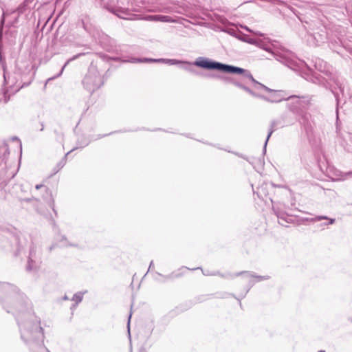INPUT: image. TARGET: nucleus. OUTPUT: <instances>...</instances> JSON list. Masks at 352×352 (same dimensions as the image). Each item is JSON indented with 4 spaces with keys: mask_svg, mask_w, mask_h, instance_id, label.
<instances>
[{
    "mask_svg": "<svg viewBox=\"0 0 352 352\" xmlns=\"http://www.w3.org/2000/svg\"><path fill=\"white\" fill-rule=\"evenodd\" d=\"M113 14H116L118 17L126 20H132V14L128 10H125L124 8H117L113 11Z\"/></svg>",
    "mask_w": 352,
    "mask_h": 352,
    "instance_id": "12",
    "label": "nucleus"
},
{
    "mask_svg": "<svg viewBox=\"0 0 352 352\" xmlns=\"http://www.w3.org/2000/svg\"><path fill=\"white\" fill-rule=\"evenodd\" d=\"M285 100H288L287 106L291 111L294 113H299L301 108L305 107L308 104V102L301 100L299 96L293 95L289 96Z\"/></svg>",
    "mask_w": 352,
    "mask_h": 352,
    "instance_id": "7",
    "label": "nucleus"
},
{
    "mask_svg": "<svg viewBox=\"0 0 352 352\" xmlns=\"http://www.w3.org/2000/svg\"><path fill=\"white\" fill-rule=\"evenodd\" d=\"M88 54V52H82V53H78V54H76V55L73 56L72 58H69V59L66 61V63L64 64V65H63V67L61 68V69H60V72L56 75V76H55V77H52V78H50L48 79V80H50L54 79L55 78H56V77H59L60 76H61V74H63V71H64V69H65V67H66V66H67V65L70 62H72V61H73V60H76V59H77V58H80V57H81V56H85V55H86V54Z\"/></svg>",
    "mask_w": 352,
    "mask_h": 352,
    "instance_id": "13",
    "label": "nucleus"
},
{
    "mask_svg": "<svg viewBox=\"0 0 352 352\" xmlns=\"http://www.w3.org/2000/svg\"><path fill=\"white\" fill-rule=\"evenodd\" d=\"M277 122H278L277 121L274 120V121H272V123H271L270 129V131H269L268 135L267 136V139H266L265 142L264 151H265V147H266V145L267 144L269 138H270V136L273 133V132L276 129Z\"/></svg>",
    "mask_w": 352,
    "mask_h": 352,
    "instance_id": "18",
    "label": "nucleus"
},
{
    "mask_svg": "<svg viewBox=\"0 0 352 352\" xmlns=\"http://www.w3.org/2000/svg\"><path fill=\"white\" fill-rule=\"evenodd\" d=\"M3 23H4V19H2L1 21V25L3 24Z\"/></svg>",
    "mask_w": 352,
    "mask_h": 352,
    "instance_id": "40",
    "label": "nucleus"
},
{
    "mask_svg": "<svg viewBox=\"0 0 352 352\" xmlns=\"http://www.w3.org/2000/svg\"><path fill=\"white\" fill-rule=\"evenodd\" d=\"M244 29H245L248 32H252V30L250 29H249L248 27L245 26V27H243Z\"/></svg>",
    "mask_w": 352,
    "mask_h": 352,
    "instance_id": "36",
    "label": "nucleus"
},
{
    "mask_svg": "<svg viewBox=\"0 0 352 352\" xmlns=\"http://www.w3.org/2000/svg\"><path fill=\"white\" fill-rule=\"evenodd\" d=\"M336 114L337 115L338 114V109L336 110Z\"/></svg>",
    "mask_w": 352,
    "mask_h": 352,
    "instance_id": "44",
    "label": "nucleus"
},
{
    "mask_svg": "<svg viewBox=\"0 0 352 352\" xmlns=\"http://www.w3.org/2000/svg\"><path fill=\"white\" fill-rule=\"evenodd\" d=\"M153 261H151L150 263V265H149L148 270L153 267Z\"/></svg>",
    "mask_w": 352,
    "mask_h": 352,
    "instance_id": "37",
    "label": "nucleus"
},
{
    "mask_svg": "<svg viewBox=\"0 0 352 352\" xmlns=\"http://www.w3.org/2000/svg\"><path fill=\"white\" fill-rule=\"evenodd\" d=\"M22 340L28 344L32 352H50L43 344L44 333L40 322L26 321L21 323L16 317Z\"/></svg>",
    "mask_w": 352,
    "mask_h": 352,
    "instance_id": "1",
    "label": "nucleus"
},
{
    "mask_svg": "<svg viewBox=\"0 0 352 352\" xmlns=\"http://www.w3.org/2000/svg\"><path fill=\"white\" fill-rule=\"evenodd\" d=\"M252 96H254V97H256V98H261L263 100V97L265 96L261 95L260 94L256 93L255 91L253 92Z\"/></svg>",
    "mask_w": 352,
    "mask_h": 352,
    "instance_id": "30",
    "label": "nucleus"
},
{
    "mask_svg": "<svg viewBox=\"0 0 352 352\" xmlns=\"http://www.w3.org/2000/svg\"><path fill=\"white\" fill-rule=\"evenodd\" d=\"M248 43H253V40L252 39H250L248 41H247Z\"/></svg>",
    "mask_w": 352,
    "mask_h": 352,
    "instance_id": "38",
    "label": "nucleus"
},
{
    "mask_svg": "<svg viewBox=\"0 0 352 352\" xmlns=\"http://www.w3.org/2000/svg\"><path fill=\"white\" fill-rule=\"evenodd\" d=\"M195 65L201 68L208 69H216L230 74H235L236 72L242 71L241 67L212 61L204 57H200L197 59V60L195 62Z\"/></svg>",
    "mask_w": 352,
    "mask_h": 352,
    "instance_id": "2",
    "label": "nucleus"
},
{
    "mask_svg": "<svg viewBox=\"0 0 352 352\" xmlns=\"http://www.w3.org/2000/svg\"><path fill=\"white\" fill-rule=\"evenodd\" d=\"M131 314L129 315V320H128V328H129V324H130V319H131Z\"/></svg>",
    "mask_w": 352,
    "mask_h": 352,
    "instance_id": "35",
    "label": "nucleus"
},
{
    "mask_svg": "<svg viewBox=\"0 0 352 352\" xmlns=\"http://www.w3.org/2000/svg\"><path fill=\"white\" fill-rule=\"evenodd\" d=\"M248 84H244L242 87L241 89H243V90H245L246 92H248V94H250V95H252L254 91H252L251 89H250L248 86H247Z\"/></svg>",
    "mask_w": 352,
    "mask_h": 352,
    "instance_id": "25",
    "label": "nucleus"
},
{
    "mask_svg": "<svg viewBox=\"0 0 352 352\" xmlns=\"http://www.w3.org/2000/svg\"><path fill=\"white\" fill-rule=\"evenodd\" d=\"M241 274H246L248 277H254V278H256V281H261L263 280H265V279L268 278V276H254V275L250 274L248 272H240V273L237 274L236 276H239V275H240Z\"/></svg>",
    "mask_w": 352,
    "mask_h": 352,
    "instance_id": "20",
    "label": "nucleus"
},
{
    "mask_svg": "<svg viewBox=\"0 0 352 352\" xmlns=\"http://www.w3.org/2000/svg\"><path fill=\"white\" fill-rule=\"evenodd\" d=\"M204 275L206 276H209V275H216V273H209V272H203Z\"/></svg>",
    "mask_w": 352,
    "mask_h": 352,
    "instance_id": "33",
    "label": "nucleus"
},
{
    "mask_svg": "<svg viewBox=\"0 0 352 352\" xmlns=\"http://www.w3.org/2000/svg\"><path fill=\"white\" fill-rule=\"evenodd\" d=\"M65 163H66V158H65V157H64L61 160V161H60V162L58 164V165H57V166H58V168L57 171H58L59 170H60V169H61V168L65 166Z\"/></svg>",
    "mask_w": 352,
    "mask_h": 352,
    "instance_id": "23",
    "label": "nucleus"
},
{
    "mask_svg": "<svg viewBox=\"0 0 352 352\" xmlns=\"http://www.w3.org/2000/svg\"><path fill=\"white\" fill-rule=\"evenodd\" d=\"M248 84H244L242 87L241 89H243V90H245L246 92H248V94H250V95H252L254 91H252L251 89H250L248 86H247Z\"/></svg>",
    "mask_w": 352,
    "mask_h": 352,
    "instance_id": "26",
    "label": "nucleus"
},
{
    "mask_svg": "<svg viewBox=\"0 0 352 352\" xmlns=\"http://www.w3.org/2000/svg\"><path fill=\"white\" fill-rule=\"evenodd\" d=\"M42 187H44V186H43V185H42V184H37V185H36V186H35L36 189H37V190H38V189H40V188H42Z\"/></svg>",
    "mask_w": 352,
    "mask_h": 352,
    "instance_id": "34",
    "label": "nucleus"
},
{
    "mask_svg": "<svg viewBox=\"0 0 352 352\" xmlns=\"http://www.w3.org/2000/svg\"><path fill=\"white\" fill-rule=\"evenodd\" d=\"M318 352H325L324 350H320Z\"/></svg>",
    "mask_w": 352,
    "mask_h": 352,
    "instance_id": "41",
    "label": "nucleus"
},
{
    "mask_svg": "<svg viewBox=\"0 0 352 352\" xmlns=\"http://www.w3.org/2000/svg\"><path fill=\"white\" fill-rule=\"evenodd\" d=\"M82 25H83V28H84V29H85V30H87V31H89V28H88L87 24H86V23H85L84 20H82Z\"/></svg>",
    "mask_w": 352,
    "mask_h": 352,
    "instance_id": "31",
    "label": "nucleus"
},
{
    "mask_svg": "<svg viewBox=\"0 0 352 352\" xmlns=\"http://www.w3.org/2000/svg\"><path fill=\"white\" fill-rule=\"evenodd\" d=\"M248 84H244L242 87L241 89H243V90H245L246 92H248V94H250V95H252L254 91H252L251 89H250L248 86H247Z\"/></svg>",
    "mask_w": 352,
    "mask_h": 352,
    "instance_id": "28",
    "label": "nucleus"
},
{
    "mask_svg": "<svg viewBox=\"0 0 352 352\" xmlns=\"http://www.w3.org/2000/svg\"><path fill=\"white\" fill-rule=\"evenodd\" d=\"M83 294L78 292L73 296L72 300L75 301L76 305L80 302L82 300Z\"/></svg>",
    "mask_w": 352,
    "mask_h": 352,
    "instance_id": "21",
    "label": "nucleus"
},
{
    "mask_svg": "<svg viewBox=\"0 0 352 352\" xmlns=\"http://www.w3.org/2000/svg\"><path fill=\"white\" fill-rule=\"evenodd\" d=\"M248 84H244L242 87L241 89H243V90H245L246 92H248V94H250V95H252L254 91H252L251 89H250L248 86H247Z\"/></svg>",
    "mask_w": 352,
    "mask_h": 352,
    "instance_id": "24",
    "label": "nucleus"
},
{
    "mask_svg": "<svg viewBox=\"0 0 352 352\" xmlns=\"http://www.w3.org/2000/svg\"><path fill=\"white\" fill-rule=\"evenodd\" d=\"M322 219H327L329 220L328 222H326L324 223L325 226L331 225L335 223L336 219L332 218H328L327 216H316L314 218L312 219L313 221H318Z\"/></svg>",
    "mask_w": 352,
    "mask_h": 352,
    "instance_id": "17",
    "label": "nucleus"
},
{
    "mask_svg": "<svg viewBox=\"0 0 352 352\" xmlns=\"http://www.w3.org/2000/svg\"><path fill=\"white\" fill-rule=\"evenodd\" d=\"M278 223L282 226H285L284 223H289L291 217L283 212H276Z\"/></svg>",
    "mask_w": 352,
    "mask_h": 352,
    "instance_id": "15",
    "label": "nucleus"
},
{
    "mask_svg": "<svg viewBox=\"0 0 352 352\" xmlns=\"http://www.w3.org/2000/svg\"><path fill=\"white\" fill-rule=\"evenodd\" d=\"M160 61H164V60H160L159 58H133L131 62V63H159Z\"/></svg>",
    "mask_w": 352,
    "mask_h": 352,
    "instance_id": "16",
    "label": "nucleus"
},
{
    "mask_svg": "<svg viewBox=\"0 0 352 352\" xmlns=\"http://www.w3.org/2000/svg\"><path fill=\"white\" fill-rule=\"evenodd\" d=\"M160 60H164V61H160V63H165L169 65H176L180 63L181 61L177 60L176 59H165V58H160Z\"/></svg>",
    "mask_w": 352,
    "mask_h": 352,
    "instance_id": "22",
    "label": "nucleus"
},
{
    "mask_svg": "<svg viewBox=\"0 0 352 352\" xmlns=\"http://www.w3.org/2000/svg\"><path fill=\"white\" fill-rule=\"evenodd\" d=\"M275 56L277 60L293 70L302 69L305 67H308L305 61L298 59L290 52L283 50L276 53Z\"/></svg>",
    "mask_w": 352,
    "mask_h": 352,
    "instance_id": "3",
    "label": "nucleus"
},
{
    "mask_svg": "<svg viewBox=\"0 0 352 352\" xmlns=\"http://www.w3.org/2000/svg\"><path fill=\"white\" fill-rule=\"evenodd\" d=\"M299 122L300 124L305 128V131L308 133L311 131L312 129L311 122V115L310 113L300 111L299 113Z\"/></svg>",
    "mask_w": 352,
    "mask_h": 352,
    "instance_id": "9",
    "label": "nucleus"
},
{
    "mask_svg": "<svg viewBox=\"0 0 352 352\" xmlns=\"http://www.w3.org/2000/svg\"><path fill=\"white\" fill-rule=\"evenodd\" d=\"M349 320L352 322V317L349 318Z\"/></svg>",
    "mask_w": 352,
    "mask_h": 352,
    "instance_id": "42",
    "label": "nucleus"
},
{
    "mask_svg": "<svg viewBox=\"0 0 352 352\" xmlns=\"http://www.w3.org/2000/svg\"><path fill=\"white\" fill-rule=\"evenodd\" d=\"M199 267H197V270H199ZM196 270V268L192 269V270Z\"/></svg>",
    "mask_w": 352,
    "mask_h": 352,
    "instance_id": "43",
    "label": "nucleus"
},
{
    "mask_svg": "<svg viewBox=\"0 0 352 352\" xmlns=\"http://www.w3.org/2000/svg\"><path fill=\"white\" fill-rule=\"evenodd\" d=\"M241 69L242 70L241 72H236L235 74H243L244 78L247 79L248 81L250 82L253 89L258 90V91L265 90L266 91H272V89L268 88L267 87L263 85L262 83L256 81L253 78L252 75L248 70L244 69L243 68H241Z\"/></svg>",
    "mask_w": 352,
    "mask_h": 352,
    "instance_id": "8",
    "label": "nucleus"
},
{
    "mask_svg": "<svg viewBox=\"0 0 352 352\" xmlns=\"http://www.w3.org/2000/svg\"><path fill=\"white\" fill-rule=\"evenodd\" d=\"M13 311L7 310L8 313L12 312L16 314L17 312H25L30 305L28 299L23 295L16 294L13 296Z\"/></svg>",
    "mask_w": 352,
    "mask_h": 352,
    "instance_id": "6",
    "label": "nucleus"
},
{
    "mask_svg": "<svg viewBox=\"0 0 352 352\" xmlns=\"http://www.w3.org/2000/svg\"><path fill=\"white\" fill-rule=\"evenodd\" d=\"M144 19L146 21H161L164 23H175L176 20L173 19L171 16L168 15H148L144 17Z\"/></svg>",
    "mask_w": 352,
    "mask_h": 352,
    "instance_id": "10",
    "label": "nucleus"
},
{
    "mask_svg": "<svg viewBox=\"0 0 352 352\" xmlns=\"http://www.w3.org/2000/svg\"><path fill=\"white\" fill-rule=\"evenodd\" d=\"M241 75L242 76V78L241 80H234L233 78H225V80L234 84V85H236V87H238L239 88H242V87L244 84H250V82L248 81L247 79L244 78L243 74H241Z\"/></svg>",
    "mask_w": 352,
    "mask_h": 352,
    "instance_id": "14",
    "label": "nucleus"
},
{
    "mask_svg": "<svg viewBox=\"0 0 352 352\" xmlns=\"http://www.w3.org/2000/svg\"><path fill=\"white\" fill-rule=\"evenodd\" d=\"M41 250L34 244L30 247L29 256L28 259V264L26 266L27 271H32L38 267L41 259Z\"/></svg>",
    "mask_w": 352,
    "mask_h": 352,
    "instance_id": "5",
    "label": "nucleus"
},
{
    "mask_svg": "<svg viewBox=\"0 0 352 352\" xmlns=\"http://www.w3.org/2000/svg\"><path fill=\"white\" fill-rule=\"evenodd\" d=\"M332 93L334 94V96L336 98V100L337 102V105H338L339 102H340L339 94L335 90H333V89H332Z\"/></svg>",
    "mask_w": 352,
    "mask_h": 352,
    "instance_id": "29",
    "label": "nucleus"
},
{
    "mask_svg": "<svg viewBox=\"0 0 352 352\" xmlns=\"http://www.w3.org/2000/svg\"><path fill=\"white\" fill-rule=\"evenodd\" d=\"M70 152H72V150H70V151L67 152L65 155V158L67 157V156L69 154Z\"/></svg>",
    "mask_w": 352,
    "mask_h": 352,
    "instance_id": "39",
    "label": "nucleus"
},
{
    "mask_svg": "<svg viewBox=\"0 0 352 352\" xmlns=\"http://www.w3.org/2000/svg\"><path fill=\"white\" fill-rule=\"evenodd\" d=\"M336 85L339 88L340 92L342 93L343 92V88L342 87L341 85H340L339 83L336 82Z\"/></svg>",
    "mask_w": 352,
    "mask_h": 352,
    "instance_id": "32",
    "label": "nucleus"
},
{
    "mask_svg": "<svg viewBox=\"0 0 352 352\" xmlns=\"http://www.w3.org/2000/svg\"><path fill=\"white\" fill-rule=\"evenodd\" d=\"M350 140H351V142H352V136L351 137Z\"/></svg>",
    "mask_w": 352,
    "mask_h": 352,
    "instance_id": "45",
    "label": "nucleus"
},
{
    "mask_svg": "<svg viewBox=\"0 0 352 352\" xmlns=\"http://www.w3.org/2000/svg\"><path fill=\"white\" fill-rule=\"evenodd\" d=\"M82 84L87 90L92 93L101 87L102 82L98 74L89 72L83 78Z\"/></svg>",
    "mask_w": 352,
    "mask_h": 352,
    "instance_id": "4",
    "label": "nucleus"
},
{
    "mask_svg": "<svg viewBox=\"0 0 352 352\" xmlns=\"http://www.w3.org/2000/svg\"><path fill=\"white\" fill-rule=\"evenodd\" d=\"M268 92L271 94L270 96L263 97V100L267 102H272V103H278V102L283 101V100H285L280 95V91H275V90L272 89V91H268Z\"/></svg>",
    "mask_w": 352,
    "mask_h": 352,
    "instance_id": "11",
    "label": "nucleus"
},
{
    "mask_svg": "<svg viewBox=\"0 0 352 352\" xmlns=\"http://www.w3.org/2000/svg\"><path fill=\"white\" fill-rule=\"evenodd\" d=\"M351 175H352V172H351V171L346 172V173H342V172L338 171V173L336 174V176L337 177V178H336V179L344 180V179H346L349 178V177H351Z\"/></svg>",
    "mask_w": 352,
    "mask_h": 352,
    "instance_id": "19",
    "label": "nucleus"
},
{
    "mask_svg": "<svg viewBox=\"0 0 352 352\" xmlns=\"http://www.w3.org/2000/svg\"><path fill=\"white\" fill-rule=\"evenodd\" d=\"M248 84H244L242 87L241 89H243V90H245L246 92H248V94H250V95H252L254 91H252L251 89H250L248 86H247Z\"/></svg>",
    "mask_w": 352,
    "mask_h": 352,
    "instance_id": "27",
    "label": "nucleus"
}]
</instances>
